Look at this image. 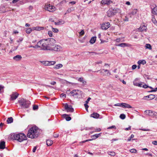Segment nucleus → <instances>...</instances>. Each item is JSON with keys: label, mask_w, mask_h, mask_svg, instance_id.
Here are the masks:
<instances>
[{"label": "nucleus", "mask_w": 157, "mask_h": 157, "mask_svg": "<svg viewBox=\"0 0 157 157\" xmlns=\"http://www.w3.org/2000/svg\"><path fill=\"white\" fill-rule=\"evenodd\" d=\"M39 134V132L36 129V127H32L29 130L27 136L31 139L36 138Z\"/></svg>", "instance_id": "f257e3e1"}, {"label": "nucleus", "mask_w": 157, "mask_h": 157, "mask_svg": "<svg viewBox=\"0 0 157 157\" xmlns=\"http://www.w3.org/2000/svg\"><path fill=\"white\" fill-rule=\"evenodd\" d=\"M12 139L17 140L20 142H21L27 139L26 136L23 133H20L17 134H13L11 135Z\"/></svg>", "instance_id": "f03ea898"}, {"label": "nucleus", "mask_w": 157, "mask_h": 157, "mask_svg": "<svg viewBox=\"0 0 157 157\" xmlns=\"http://www.w3.org/2000/svg\"><path fill=\"white\" fill-rule=\"evenodd\" d=\"M18 102L22 108H28L31 104L30 101L24 98L21 99Z\"/></svg>", "instance_id": "7ed1b4c3"}, {"label": "nucleus", "mask_w": 157, "mask_h": 157, "mask_svg": "<svg viewBox=\"0 0 157 157\" xmlns=\"http://www.w3.org/2000/svg\"><path fill=\"white\" fill-rule=\"evenodd\" d=\"M120 10L117 8H111L107 12L108 16L109 17H111L115 15L117 13H120Z\"/></svg>", "instance_id": "20e7f679"}, {"label": "nucleus", "mask_w": 157, "mask_h": 157, "mask_svg": "<svg viewBox=\"0 0 157 157\" xmlns=\"http://www.w3.org/2000/svg\"><path fill=\"white\" fill-rule=\"evenodd\" d=\"M79 91L78 90H73L70 93L71 96L75 98H78L79 97Z\"/></svg>", "instance_id": "39448f33"}, {"label": "nucleus", "mask_w": 157, "mask_h": 157, "mask_svg": "<svg viewBox=\"0 0 157 157\" xmlns=\"http://www.w3.org/2000/svg\"><path fill=\"white\" fill-rule=\"evenodd\" d=\"M64 109L67 112L72 113L74 112V109L72 108L71 105H69L67 103H66L64 104Z\"/></svg>", "instance_id": "423d86ee"}, {"label": "nucleus", "mask_w": 157, "mask_h": 157, "mask_svg": "<svg viewBox=\"0 0 157 157\" xmlns=\"http://www.w3.org/2000/svg\"><path fill=\"white\" fill-rule=\"evenodd\" d=\"M45 9L50 12H53L55 10V7L50 4L45 5L44 7Z\"/></svg>", "instance_id": "0eeeda50"}, {"label": "nucleus", "mask_w": 157, "mask_h": 157, "mask_svg": "<svg viewBox=\"0 0 157 157\" xmlns=\"http://www.w3.org/2000/svg\"><path fill=\"white\" fill-rule=\"evenodd\" d=\"M42 48H41V50H49V49H45L46 48L49 49L50 46H49L48 44L47 41L46 40H43V42L42 44Z\"/></svg>", "instance_id": "6e6552de"}, {"label": "nucleus", "mask_w": 157, "mask_h": 157, "mask_svg": "<svg viewBox=\"0 0 157 157\" xmlns=\"http://www.w3.org/2000/svg\"><path fill=\"white\" fill-rule=\"evenodd\" d=\"M146 114L152 117L157 116V113L151 110H146L144 112Z\"/></svg>", "instance_id": "1a4fd4ad"}, {"label": "nucleus", "mask_w": 157, "mask_h": 157, "mask_svg": "<svg viewBox=\"0 0 157 157\" xmlns=\"http://www.w3.org/2000/svg\"><path fill=\"white\" fill-rule=\"evenodd\" d=\"M46 40L47 41L48 45L51 47H52L54 45V44L56 43V40L53 38H48L46 39Z\"/></svg>", "instance_id": "9d476101"}, {"label": "nucleus", "mask_w": 157, "mask_h": 157, "mask_svg": "<svg viewBox=\"0 0 157 157\" xmlns=\"http://www.w3.org/2000/svg\"><path fill=\"white\" fill-rule=\"evenodd\" d=\"M61 48V46L57 45H54L52 47H50L49 49V50H53L55 51H59L60 50ZM45 49H48L46 48Z\"/></svg>", "instance_id": "9b49d317"}, {"label": "nucleus", "mask_w": 157, "mask_h": 157, "mask_svg": "<svg viewBox=\"0 0 157 157\" xmlns=\"http://www.w3.org/2000/svg\"><path fill=\"white\" fill-rule=\"evenodd\" d=\"M19 94L16 92H13L10 95V100H15L18 96Z\"/></svg>", "instance_id": "f8f14e48"}, {"label": "nucleus", "mask_w": 157, "mask_h": 157, "mask_svg": "<svg viewBox=\"0 0 157 157\" xmlns=\"http://www.w3.org/2000/svg\"><path fill=\"white\" fill-rule=\"evenodd\" d=\"M155 97V95L154 94H150L148 95L147 96H144L143 98V99L144 100H150L154 99Z\"/></svg>", "instance_id": "ddd939ff"}, {"label": "nucleus", "mask_w": 157, "mask_h": 157, "mask_svg": "<svg viewBox=\"0 0 157 157\" xmlns=\"http://www.w3.org/2000/svg\"><path fill=\"white\" fill-rule=\"evenodd\" d=\"M110 24L109 22H106L102 24L101 26L102 29L106 30L109 27Z\"/></svg>", "instance_id": "4468645a"}, {"label": "nucleus", "mask_w": 157, "mask_h": 157, "mask_svg": "<svg viewBox=\"0 0 157 157\" xmlns=\"http://www.w3.org/2000/svg\"><path fill=\"white\" fill-rule=\"evenodd\" d=\"M112 3L113 2L110 0H102L101 1V4L103 5H109Z\"/></svg>", "instance_id": "2eb2a0df"}, {"label": "nucleus", "mask_w": 157, "mask_h": 157, "mask_svg": "<svg viewBox=\"0 0 157 157\" xmlns=\"http://www.w3.org/2000/svg\"><path fill=\"white\" fill-rule=\"evenodd\" d=\"M69 115L67 114H64L62 115V116L63 118L65 119L67 121H69L71 120V117H69Z\"/></svg>", "instance_id": "dca6fc26"}, {"label": "nucleus", "mask_w": 157, "mask_h": 157, "mask_svg": "<svg viewBox=\"0 0 157 157\" xmlns=\"http://www.w3.org/2000/svg\"><path fill=\"white\" fill-rule=\"evenodd\" d=\"M121 107L123 108H132V107L129 104L125 103H121Z\"/></svg>", "instance_id": "f3484780"}, {"label": "nucleus", "mask_w": 157, "mask_h": 157, "mask_svg": "<svg viewBox=\"0 0 157 157\" xmlns=\"http://www.w3.org/2000/svg\"><path fill=\"white\" fill-rule=\"evenodd\" d=\"M100 116L99 114L96 113H93L90 115V117L94 118H98Z\"/></svg>", "instance_id": "a211bd4d"}, {"label": "nucleus", "mask_w": 157, "mask_h": 157, "mask_svg": "<svg viewBox=\"0 0 157 157\" xmlns=\"http://www.w3.org/2000/svg\"><path fill=\"white\" fill-rule=\"evenodd\" d=\"M5 147V142L4 141H1L0 142V149H4Z\"/></svg>", "instance_id": "6ab92c4d"}, {"label": "nucleus", "mask_w": 157, "mask_h": 157, "mask_svg": "<svg viewBox=\"0 0 157 157\" xmlns=\"http://www.w3.org/2000/svg\"><path fill=\"white\" fill-rule=\"evenodd\" d=\"M22 58V57L21 55H17L14 56L13 57V59L16 61H18L20 60Z\"/></svg>", "instance_id": "aec40b11"}, {"label": "nucleus", "mask_w": 157, "mask_h": 157, "mask_svg": "<svg viewBox=\"0 0 157 157\" xmlns=\"http://www.w3.org/2000/svg\"><path fill=\"white\" fill-rule=\"evenodd\" d=\"M6 121L8 124H10L12 123L13 121V119L12 117H10L7 118Z\"/></svg>", "instance_id": "412c9836"}, {"label": "nucleus", "mask_w": 157, "mask_h": 157, "mask_svg": "<svg viewBox=\"0 0 157 157\" xmlns=\"http://www.w3.org/2000/svg\"><path fill=\"white\" fill-rule=\"evenodd\" d=\"M96 39V37H92L90 41V43L92 44L94 43L95 42Z\"/></svg>", "instance_id": "4be33fe9"}, {"label": "nucleus", "mask_w": 157, "mask_h": 157, "mask_svg": "<svg viewBox=\"0 0 157 157\" xmlns=\"http://www.w3.org/2000/svg\"><path fill=\"white\" fill-rule=\"evenodd\" d=\"M101 133L98 134H95L92 136L91 137L92 138V140L95 139L99 137L101 135Z\"/></svg>", "instance_id": "5701e85b"}, {"label": "nucleus", "mask_w": 157, "mask_h": 157, "mask_svg": "<svg viewBox=\"0 0 157 157\" xmlns=\"http://www.w3.org/2000/svg\"><path fill=\"white\" fill-rule=\"evenodd\" d=\"M151 11L152 13L157 15V7L154 8L152 9Z\"/></svg>", "instance_id": "b1692460"}, {"label": "nucleus", "mask_w": 157, "mask_h": 157, "mask_svg": "<svg viewBox=\"0 0 157 157\" xmlns=\"http://www.w3.org/2000/svg\"><path fill=\"white\" fill-rule=\"evenodd\" d=\"M146 27L144 25L140 26L139 28V30L140 31H143L146 29Z\"/></svg>", "instance_id": "393cba45"}, {"label": "nucleus", "mask_w": 157, "mask_h": 157, "mask_svg": "<svg viewBox=\"0 0 157 157\" xmlns=\"http://www.w3.org/2000/svg\"><path fill=\"white\" fill-rule=\"evenodd\" d=\"M53 144V141L50 140H46V144L48 146H51Z\"/></svg>", "instance_id": "a878e982"}, {"label": "nucleus", "mask_w": 157, "mask_h": 157, "mask_svg": "<svg viewBox=\"0 0 157 157\" xmlns=\"http://www.w3.org/2000/svg\"><path fill=\"white\" fill-rule=\"evenodd\" d=\"M63 67V65L61 64H58L56 65L54 67V68L56 69H58L61 68Z\"/></svg>", "instance_id": "bb28decb"}, {"label": "nucleus", "mask_w": 157, "mask_h": 157, "mask_svg": "<svg viewBox=\"0 0 157 157\" xmlns=\"http://www.w3.org/2000/svg\"><path fill=\"white\" fill-rule=\"evenodd\" d=\"M138 64H141L144 65L146 63V61L144 60H139L138 61Z\"/></svg>", "instance_id": "cd10ccee"}, {"label": "nucleus", "mask_w": 157, "mask_h": 157, "mask_svg": "<svg viewBox=\"0 0 157 157\" xmlns=\"http://www.w3.org/2000/svg\"><path fill=\"white\" fill-rule=\"evenodd\" d=\"M43 40H41L37 42L36 44V46H37V48H40L41 47V46L42 45V44L43 42Z\"/></svg>", "instance_id": "c85d7f7f"}, {"label": "nucleus", "mask_w": 157, "mask_h": 157, "mask_svg": "<svg viewBox=\"0 0 157 157\" xmlns=\"http://www.w3.org/2000/svg\"><path fill=\"white\" fill-rule=\"evenodd\" d=\"M128 44L125 43H122L117 45V46H120L122 47H124L125 46H127Z\"/></svg>", "instance_id": "c756f323"}, {"label": "nucleus", "mask_w": 157, "mask_h": 157, "mask_svg": "<svg viewBox=\"0 0 157 157\" xmlns=\"http://www.w3.org/2000/svg\"><path fill=\"white\" fill-rule=\"evenodd\" d=\"M134 135L133 134H132L130 136V137H129L127 139V141H128V142L130 141L131 140H136V139H132L133 138H134Z\"/></svg>", "instance_id": "7c9ffc66"}, {"label": "nucleus", "mask_w": 157, "mask_h": 157, "mask_svg": "<svg viewBox=\"0 0 157 157\" xmlns=\"http://www.w3.org/2000/svg\"><path fill=\"white\" fill-rule=\"evenodd\" d=\"M107 153L109 155H111L112 156H114L115 155V153L113 151H108Z\"/></svg>", "instance_id": "2f4dec72"}, {"label": "nucleus", "mask_w": 157, "mask_h": 157, "mask_svg": "<svg viewBox=\"0 0 157 157\" xmlns=\"http://www.w3.org/2000/svg\"><path fill=\"white\" fill-rule=\"evenodd\" d=\"M145 47L147 49H151V45L149 44H147L145 45Z\"/></svg>", "instance_id": "473e14b6"}, {"label": "nucleus", "mask_w": 157, "mask_h": 157, "mask_svg": "<svg viewBox=\"0 0 157 157\" xmlns=\"http://www.w3.org/2000/svg\"><path fill=\"white\" fill-rule=\"evenodd\" d=\"M44 29V28L43 27H36V30L40 31Z\"/></svg>", "instance_id": "72a5a7b5"}, {"label": "nucleus", "mask_w": 157, "mask_h": 157, "mask_svg": "<svg viewBox=\"0 0 157 157\" xmlns=\"http://www.w3.org/2000/svg\"><path fill=\"white\" fill-rule=\"evenodd\" d=\"M52 28V31L55 33H58L59 31V30L56 28H53L52 26H51Z\"/></svg>", "instance_id": "f704fd0d"}, {"label": "nucleus", "mask_w": 157, "mask_h": 157, "mask_svg": "<svg viewBox=\"0 0 157 157\" xmlns=\"http://www.w3.org/2000/svg\"><path fill=\"white\" fill-rule=\"evenodd\" d=\"M137 80V79L136 78L135 79V80L133 82V85L134 86H138V84L139 83L136 82V81Z\"/></svg>", "instance_id": "c9c22d12"}, {"label": "nucleus", "mask_w": 157, "mask_h": 157, "mask_svg": "<svg viewBox=\"0 0 157 157\" xmlns=\"http://www.w3.org/2000/svg\"><path fill=\"white\" fill-rule=\"evenodd\" d=\"M137 11V9H134L131 12V14L133 15H135V14H136Z\"/></svg>", "instance_id": "e433bc0d"}, {"label": "nucleus", "mask_w": 157, "mask_h": 157, "mask_svg": "<svg viewBox=\"0 0 157 157\" xmlns=\"http://www.w3.org/2000/svg\"><path fill=\"white\" fill-rule=\"evenodd\" d=\"M31 28H28L27 29L26 31V33L27 34H29L32 32Z\"/></svg>", "instance_id": "4c0bfd02"}, {"label": "nucleus", "mask_w": 157, "mask_h": 157, "mask_svg": "<svg viewBox=\"0 0 157 157\" xmlns=\"http://www.w3.org/2000/svg\"><path fill=\"white\" fill-rule=\"evenodd\" d=\"M38 109V105H34L33 107V109L34 110H37Z\"/></svg>", "instance_id": "58836bf2"}, {"label": "nucleus", "mask_w": 157, "mask_h": 157, "mask_svg": "<svg viewBox=\"0 0 157 157\" xmlns=\"http://www.w3.org/2000/svg\"><path fill=\"white\" fill-rule=\"evenodd\" d=\"M56 63L55 61H49L48 65H54Z\"/></svg>", "instance_id": "ea45409f"}, {"label": "nucleus", "mask_w": 157, "mask_h": 157, "mask_svg": "<svg viewBox=\"0 0 157 157\" xmlns=\"http://www.w3.org/2000/svg\"><path fill=\"white\" fill-rule=\"evenodd\" d=\"M130 151L132 153H136L137 151L135 149H132L130 150Z\"/></svg>", "instance_id": "a19ab883"}, {"label": "nucleus", "mask_w": 157, "mask_h": 157, "mask_svg": "<svg viewBox=\"0 0 157 157\" xmlns=\"http://www.w3.org/2000/svg\"><path fill=\"white\" fill-rule=\"evenodd\" d=\"M125 117V115L124 114H121L120 116V118L122 119H124Z\"/></svg>", "instance_id": "79ce46f5"}, {"label": "nucleus", "mask_w": 157, "mask_h": 157, "mask_svg": "<svg viewBox=\"0 0 157 157\" xmlns=\"http://www.w3.org/2000/svg\"><path fill=\"white\" fill-rule=\"evenodd\" d=\"M57 22L58 23V25H60L63 24L64 23V21L62 20H60Z\"/></svg>", "instance_id": "37998d69"}, {"label": "nucleus", "mask_w": 157, "mask_h": 157, "mask_svg": "<svg viewBox=\"0 0 157 157\" xmlns=\"http://www.w3.org/2000/svg\"><path fill=\"white\" fill-rule=\"evenodd\" d=\"M112 128H114L116 129V127L114 125H113L112 126L108 127L107 128V129H112Z\"/></svg>", "instance_id": "c03bdc74"}, {"label": "nucleus", "mask_w": 157, "mask_h": 157, "mask_svg": "<svg viewBox=\"0 0 157 157\" xmlns=\"http://www.w3.org/2000/svg\"><path fill=\"white\" fill-rule=\"evenodd\" d=\"M48 63L49 61H44V63L43 64L45 66H49Z\"/></svg>", "instance_id": "a18cd8bd"}, {"label": "nucleus", "mask_w": 157, "mask_h": 157, "mask_svg": "<svg viewBox=\"0 0 157 157\" xmlns=\"http://www.w3.org/2000/svg\"><path fill=\"white\" fill-rule=\"evenodd\" d=\"M48 34L50 36H52L53 35V33L52 31H49L48 32Z\"/></svg>", "instance_id": "49530a36"}, {"label": "nucleus", "mask_w": 157, "mask_h": 157, "mask_svg": "<svg viewBox=\"0 0 157 157\" xmlns=\"http://www.w3.org/2000/svg\"><path fill=\"white\" fill-rule=\"evenodd\" d=\"M60 97L62 98H66V95L63 93H62L60 94Z\"/></svg>", "instance_id": "de8ad7c7"}, {"label": "nucleus", "mask_w": 157, "mask_h": 157, "mask_svg": "<svg viewBox=\"0 0 157 157\" xmlns=\"http://www.w3.org/2000/svg\"><path fill=\"white\" fill-rule=\"evenodd\" d=\"M84 34V32L83 30H82L81 32L79 33V35L80 36L83 35Z\"/></svg>", "instance_id": "09e8293b"}, {"label": "nucleus", "mask_w": 157, "mask_h": 157, "mask_svg": "<svg viewBox=\"0 0 157 157\" xmlns=\"http://www.w3.org/2000/svg\"><path fill=\"white\" fill-rule=\"evenodd\" d=\"M84 105L85 107L86 110V111H88V108L89 106H88V105H87V104L85 103L84 104Z\"/></svg>", "instance_id": "8fccbe9b"}, {"label": "nucleus", "mask_w": 157, "mask_h": 157, "mask_svg": "<svg viewBox=\"0 0 157 157\" xmlns=\"http://www.w3.org/2000/svg\"><path fill=\"white\" fill-rule=\"evenodd\" d=\"M152 21L155 24V23H157V22L155 18H154L153 17L152 19Z\"/></svg>", "instance_id": "3c124183"}, {"label": "nucleus", "mask_w": 157, "mask_h": 157, "mask_svg": "<svg viewBox=\"0 0 157 157\" xmlns=\"http://www.w3.org/2000/svg\"><path fill=\"white\" fill-rule=\"evenodd\" d=\"M53 136L55 138H57L59 136V134L57 133H54Z\"/></svg>", "instance_id": "603ef678"}, {"label": "nucleus", "mask_w": 157, "mask_h": 157, "mask_svg": "<svg viewBox=\"0 0 157 157\" xmlns=\"http://www.w3.org/2000/svg\"><path fill=\"white\" fill-rule=\"evenodd\" d=\"M149 86L147 85L146 84H144V85H143L142 86V87L144 88H148Z\"/></svg>", "instance_id": "864d4df0"}, {"label": "nucleus", "mask_w": 157, "mask_h": 157, "mask_svg": "<svg viewBox=\"0 0 157 157\" xmlns=\"http://www.w3.org/2000/svg\"><path fill=\"white\" fill-rule=\"evenodd\" d=\"M83 78L82 77H80L78 79V81L79 82H82V81H83Z\"/></svg>", "instance_id": "5fc2aeb1"}, {"label": "nucleus", "mask_w": 157, "mask_h": 157, "mask_svg": "<svg viewBox=\"0 0 157 157\" xmlns=\"http://www.w3.org/2000/svg\"><path fill=\"white\" fill-rule=\"evenodd\" d=\"M137 67V66L136 65H133L132 66V70H134L136 69Z\"/></svg>", "instance_id": "6e6d98bb"}, {"label": "nucleus", "mask_w": 157, "mask_h": 157, "mask_svg": "<svg viewBox=\"0 0 157 157\" xmlns=\"http://www.w3.org/2000/svg\"><path fill=\"white\" fill-rule=\"evenodd\" d=\"M91 98L90 97H89L88 98L87 100H86L85 101V103L86 104H88L89 103V101H90V100L91 99Z\"/></svg>", "instance_id": "4d7b16f0"}, {"label": "nucleus", "mask_w": 157, "mask_h": 157, "mask_svg": "<svg viewBox=\"0 0 157 157\" xmlns=\"http://www.w3.org/2000/svg\"><path fill=\"white\" fill-rule=\"evenodd\" d=\"M103 70H104L105 72H107L108 75L109 74V75H111V74L109 70H105V69H103Z\"/></svg>", "instance_id": "13d9d810"}, {"label": "nucleus", "mask_w": 157, "mask_h": 157, "mask_svg": "<svg viewBox=\"0 0 157 157\" xmlns=\"http://www.w3.org/2000/svg\"><path fill=\"white\" fill-rule=\"evenodd\" d=\"M29 48H37V46H36V45H35V46H32V45H31L29 46Z\"/></svg>", "instance_id": "bf43d9fd"}, {"label": "nucleus", "mask_w": 157, "mask_h": 157, "mask_svg": "<svg viewBox=\"0 0 157 157\" xmlns=\"http://www.w3.org/2000/svg\"><path fill=\"white\" fill-rule=\"evenodd\" d=\"M23 40V38H19L18 40H17V42H21Z\"/></svg>", "instance_id": "052dcab7"}, {"label": "nucleus", "mask_w": 157, "mask_h": 157, "mask_svg": "<svg viewBox=\"0 0 157 157\" xmlns=\"http://www.w3.org/2000/svg\"><path fill=\"white\" fill-rule=\"evenodd\" d=\"M4 86H2V85H0V93L1 92L2 90H3Z\"/></svg>", "instance_id": "680f3d73"}, {"label": "nucleus", "mask_w": 157, "mask_h": 157, "mask_svg": "<svg viewBox=\"0 0 157 157\" xmlns=\"http://www.w3.org/2000/svg\"><path fill=\"white\" fill-rule=\"evenodd\" d=\"M121 103H117L115 104L114 105L115 106H121Z\"/></svg>", "instance_id": "e2e57ef3"}, {"label": "nucleus", "mask_w": 157, "mask_h": 157, "mask_svg": "<svg viewBox=\"0 0 157 157\" xmlns=\"http://www.w3.org/2000/svg\"><path fill=\"white\" fill-rule=\"evenodd\" d=\"M131 127L130 126L128 128H125L124 130L126 131H128V130H130L131 129Z\"/></svg>", "instance_id": "0e129e2a"}, {"label": "nucleus", "mask_w": 157, "mask_h": 157, "mask_svg": "<svg viewBox=\"0 0 157 157\" xmlns=\"http://www.w3.org/2000/svg\"><path fill=\"white\" fill-rule=\"evenodd\" d=\"M140 130L143 131H149L150 130L148 129H140Z\"/></svg>", "instance_id": "69168bd1"}, {"label": "nucleus", "mask_w": 157, "mask_h": 157, "mask_svg": "<svg viewBox=\"0 0 157 157\" xmlns=\"http://www.w3.org/2000/svg\"><path fill=\"white\" fill-rule=\"evenodd\" d=\"M36 147H34L33 150V152H35L36 149Z\"/></svg>", "instance_id": "338daca9"}, {"label": "nucleus", "mask_w": 157, "mask_h": 157, "mask_svg": "<svg viewBox=\"0 0 157 157\" xmlns=\"http://www.w3.org/2000/svg\"><path fill=\"white\" fill-rule=\"evenodd\" d=\"M152 143L155 145H157V141H153L152 142Z\"/></svg>", "instance_id": "774afa93"}]
</instances>
